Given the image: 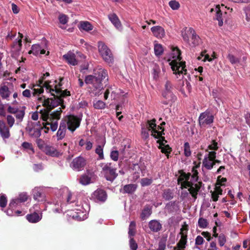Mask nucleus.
<instances>
[{
  "label": "nucleus",
  "mask_w": 250,
  "mask_h": 250,
  "mask_svg": "<svg viewBox=\"0 0 250 250\" xmlns=\"http://www.w3.org/2000/svg\"><path fill=\"white\" fill-rule=\"evenodd\" d=\"M213 20H216L218 21V26L221 27L223 25L224 21L227 23L229 17L227 12H225L223 13L220 9H217V13L213 18Z\"/></svg>",
  "instance_id": "9b49d317"
},
{
  "label": "nucleus",
  "mask_w": 250,
  "mask_h": 250,
  "mask_svg": "<svg viewBox=\"0 0 250 250\" xmlns=\"http://www.w3.org/2000/svg\"><path fill=\"white\" fill-rule=\"evenodd\" d=\"M104 145L103 146L98 145L95 149V153L99 155V158L100 159H103L104 158V153H103V147Z\"/></svg>",
  "instance_id": "a18cd8bd"
},
{
  "label": "nucleus",
  "mask_w": 250,
  "mask_h": 250,
  "mask_svg": "<svg viewBox=\"0 0 250 250\" xmlns=\"http://www.w3.org/2000/svg\"><path fill=\"white\" fill-rule=\"evenodd\" d=\"M218 241L219 245L221 247L223 246L226 242L225 235L223 234H220L218 236Z\"/></svg>",
  "instance_id": "bf43d9fd"
},
{
  "label": "nucleus",
  "mask_w": 250,
  "mask_h": 250,
  "mask_svg": "<svg viewBox=\"0 0 250 250\" xmlns=\"http://www.w3.org/2000/svg\"><path fill=\"white\" fill-rule=\"evenodd\" d=\"M19 34L20 37V39H19L18 41L14 42L13 46L14 47H15L18 51H20L22 46L21 39L23 38V36L20 33H19Z\"/></svg>",
  "instance_id": "c03bdc74"
},
{
  "label": "nucleus",
  "mask_w": 250,
  "mask_h": 250,
  "mask_svg": "<svg viewBox=\"0 0 250 250\" xmlns=\"http://www.w3.org/2000/svg\"><path fill=\"white\" fill-rule=\"evenodd\" d=\"M50 111L51 110H49L47 108L43 110H41L40 111V113L41 114V119L46 122L49 121Z\"/></svg>",
  "instance_id": "2f4dec72"
},
{
  "label": "nucleus",
  "mask_w": 250,
  "mask_h": 250,
  "mask_svg": "<svg viewBox=\"0 0 250 250\" xmlns=\"http://www.w3.org/2000/svg\"><path fill=\"white\" fill-rule=\"evenodd\" d=\"M165 143H166L164 142V145H159L158 148L161 149V151L163 153H170L172 151V148L168 145H165Z\"/></svg>",
  "instance_id": "a19ab883"
},
{
  "label": "nucleus",
  "mask_w": 250,
  "mask_h": 250,
  "mask_svg": "<svg viewBox=\"0 0 250 250\" xmlns=\"http://www.w3.org/2000/svg\"><path fill=\"white\" fill-rule=\"evenodd\" d=\"M188 235L181 236V239L177 243V246L179 249H185L186 247L187 243Z\"/></svg>",
  "instance_id": "72a5a7b5"
},
{
  "label": "nucleus",
  "mask_w": 250,
  "mask_h": 250,
  "mask_svg": "<svg viewBox=\"0 0 250 250\" xmlns=\"http://www.w3.org/2000/svg\"><path fill=\"white\" fill-rule=\"evenodd\" d=\"M163 197L166 200H170L173 198V193L170 189H166L164 190L163 193Z\"/></svg>",
  "instance_id": "58836bf2"
},
{
  "label": "nucleus",
  "mask_w": 250,
  "mask_h": 250,
  "mask_svg": "<svg viewBox=\"0 0 250 250\" xmlns=\"http://www.w3.org/2000/svg\"><path fill=\"white\" fill-rule=\"evenodd\" d=\"M136 233V223L134 221H131L129 226L128 235L129 237L135 235Z\"/></svg>",
  "instance_id": "ea45409f"
},
{
  "label": "nucleus",
  "mask_w": 250,
  "mask_h": 250,
  "mask_svg": "<svg viewBox=\"0 0 250 250\" xmlns=\"http://www.w3.org/2000/svg\"><path fill=\"white\" fill-rule=\"evenodd\" d=\"M98 48L103 59L108 63L112 62L113 58L111 50L105 43L102 42H98Z\"/></svg>",
  "instance_id": "6e6552de"
},
{
  "label": "nucleus",
  "mask_w": 250,
  "mask_h": 250,
  "mask_svg": "<svg viewBox=\"0 0 250 250\" xmlns=\"http://www.w3.org/2000/svg\"><path fill=\"white\" fill-rule=\"evenodd\" d=\"M202 164L203 166L208 170L211 169L214 166V163H213V160H210L209 159L205 157Z\"/></svg>",
  "instance_id": "473e14b6"
},
{
  "label": "nucleus",
  "mask_w": 250,
  "mask_h": 250,
  "mask_svg": "<svg viewBox=\"0 0 250 250\" xmlns=\"http://www.w3.org/2000/svg\"><path fill=\"white\" fill-rule=\"evenodd\" d=\"M100 167L107 180L112 182L117 177L118 174L116 173V168L111 163H101Z\"/></svg>",
  "instance_id": "20e7f679"
},
{
  "label": "nucleus",
  "mask_w": 250,
  "mask_h": 250,
  "mask_svg": "<svg viewBox=\"0 0 250 250\" xmlns=\"http://www.w3.org/2000/svg\"><path fill=\"white\" fill-rule=\"evenodd\" d=\"M198 224L200 228L204 229L208 227V223L207 219L200 217L198 220Z\"/></svg>",
  "instance_id": "09e8293b"
},
{
  "label": "nucleus",
  "mask_w": 250,
  "mask_h": 250,
  "mask_svg": "<svg viewBox=\"0 0 250 250\" xmlns=\"http://www.w3.org/2000/svg\"><path fill=\"white\" fill-rule=\"evenodd\" d=\"M62 109L59 107L52 113H50L49 121L46 122V125H50V129L53 132L56 131L58 128V122L61 119Z\"/></svg>",
  "instance_id": "423d86ee"
},
{
  "label": "nucleus",
  "mask_w": 250,
  "mask_h": 250,
  "mask_svg": "<svg viewBox=\"0 0 250 250\" xmlns=\"http://www.w3.org/2000/svg\"><path fill=\"white\" fill-rule=\"evenodd\" d=\"M0 134L3 139H7L10 136L9 128L3 121L0 120Z\"/></svg>",
  "instance_id": "f3484780"
},
{
  "label": "nucleus",
  "mask_w": 250,
  "mask_h": 250,
  "mask_svg": "<svg viewBox=\"0 0 250 250\" xmlns=\"http://www.w3.org/2000/svg\"><path fill=\"white\" fill-rule=\"evenodd\" d=\"M162 95L166 100L171 102H174L176 100V96L172 92H163Z\"/></svg>",
  "instance_id": "f704fd0d"
},
{
  "label": "nucleus",
  "mask_w": 250,
  "mask_h": 250,
  "mask_svg": "<svg viewBox=\"0 0 250 250\" xmlns=\"http://www.w3.org/2000/svg\"><path fill=\"white\" fill-rule=\"evenodd\" d=\"M85 165L86 160L82 156H79L73 160L71 167L75 170L81 171L83 169Z\"/></svg>",
  "instance_id": "9d476101"
},
{
  "label": "nucleus",
  "mask_w": 250,
  "mask_h": 250,
  "mask_svg": "<svg viewBox=\"0 0 250 250\" xmlns=\"http://www.w3.org/2000/svg\"><path fill=\"white\" fill-rule=\"evenodd\" d=\"M154 52L156 56H160L163 53L164 50L163 46L160 44H155L154 45Z\"/></svg>",
  "instance_id": "de8ad7c7"
},
{
  "label": "nucleus",
  "mask_w": 250,
  "mask_h": 250,
  "mask_svg": "<svg viewBox=\"0 0 250 250\" xmlns=\"http://www.w3.org/2000/svg\"><path fill=\"white\" fill-rule=\"evenodd\" d=\"M51 95L53 96V98L45 99V96H43L42 97L38 98L39 101H42V105L51 110L55 107L61 105V107L62 109L65 108V105L64 104V100L63 99L60 97L58 95H55L54 92L51 93Z\"/></svg>",
  "instance_id": "7ed1b4c3"
},
{
  "label": "nucleus",
  "mask_w": 250,
  "mask_h": 250,
  "mask_svg": "<svg viewBox=\"0 0 250 250\" xmlns=\"http://www.w3.org/2000/svg\"><path fill=\"white\" fill-rule=\"evenodd\" d=\"M93 107L97 109H104L105 107V103L101 100L93 102Z\"/></svg>",
  "instance_id": "79ce46f5"
},
{
  "label": "nucleus",
  "mask_w": 250,
  "mask_h": 250,
  "mask_svg": "<svg viewBox=\"0 0 250 250\" xmlns=\"http://www.w3.org/2000/svg\"><path fill=\"white\" fill-rule=\"evenodd\" d=\"M43 129L40 121L32 122L26 127V130L30 137L38 138L41 135V131Z\"/></svg>",
  "instance_id": "0eeeda50"
},
{
  "label": "nucleus",
  "mask_w": 250,
  "mask_h": 250,
  "mask_svg": "<svg viewBox=\"0 0 250 250\" xmlns=\"http://www.w3.org/2000/svg\"><path fill=\"white\" fill-rule=\"evenodd\" d=\"M164 131L165 130H162L160 131L157 130L156 135L152 136L155 138L158 139V140L157 141V143L159 145H164V142L166 143H167V141L165 139V138L163 136V135H165Z\"/></svg>",
  "instance_id": "393cba45"
},
{
  "label": "nucleus",
  "mask_w": 250,
  "mask_h": 250,
  "mask_svg": "<svg viewBox=\"0 0 250 250\" xmlns=\"http://www.w3.org/2000/svg\"><path fill=\"white\" fill-rule=\"evenodd\" d=\"M33 198L35 200L38 201H43L44 200V195L39 188H35L33 191Z\"/></svg>",
  "instance_id": "cd10ccee"
},
{
  "label": "nucleus",
  "mask_w": 250,
  "mask_h": 250,
  "mask_svg": "<svg viewBox=\"0 0 250 250\" xmlns=\"http://www.w3.org/2000/svg\"><path fill=\"white\" fill-rule=\"evenodd\" d=\"M214 116L208 112L202 113L199 117L201 125H209L213 122Z\"/></svg>",
  "instance_id": "f8f14e48"
},
{
  "label": "nucleus",
  "mask_w": 250,
  "mask_h": 250,
  "mask_svg": "<svg viewBox=\"0 0 250 250\" xmlns=\"http://www.w3.org/2000/svg\"><path fill=\"white\" fill-rule=\"evenodd\" d=\"M11 92L6 85H3L0 87V95L3 99H6L9 97Z\"/></svg>",
  "instance_id": "bb28decb"
},
{
  "label": "nucleus",
  "mask_w": 250,
  "mask_h": 250,
  "mask_svg": "<svg viewBox=\"0 0 250 250\" xmlns=\"http://www.w3.org/2000/svg\"><path fill=\"white\" fill-rule=\"evenodd\" d=\"M61 120H64L66 122L67 129L73 133L78 128L81 124V119L74 115H67Z\"/></svg>",
  "instance_id": "39448f33"
},
{
  "label": "nucleus",
  "mask_w": 250,
  "mask_h": 250,
  "mask_svg": "<svg viewBox=\"0 0 250 250\" xmlns=\"http://www.w3.org/2000/svg\"><path fill=\"white\" fill-rule=\"evenodd\" d=\"M184 154L186 157H189L191 155V151L190 149V146L188 142H186L184 144Z\"/></svg>",
  "instance_id": "5fc2aeb1"
},
{
  "label": "nucleus",
  "mask_w": 250,
  "mask_h": 250,
  "mask_svg": "<svg viewBox=\"0 0 250 250\" xmlns=\"http://www.w3.org/2000/svg\"><path fill=\"white\" fill-rule=\"evenodd\" d=\"M66 122L64 120H61L60 123L59 129L56 133L57 140H62L65 136L67 130Z\"/></svg>",
  "instance_id": "4468645a"
},
{
  "label": "nucleus",
  "mask_w": 250,
  "mask_h": 250,
  "mask_svg": "<svg viewBox=\"0 0 250 250\" xmlns=\"http://www.w3.org/2000/svg\"><path fill=\"white\" fill-rule=\"evenodd\" d=\"M243 10L245 12L246 15V20L248 21H250V5L244 8Z\"/></svg>",
  "instance_id": "13d9d810"
},
{
  "label": "nucleus",
  "mask_w": 250,
  "mask_h": 250,
  "mask_svg": "<svg viewBox=\"0 0 250 250\" xmlns=\"http://www.w3.org/2000/svg\"><path fill=\"white\" fill-rule=\"evenodd\" d=\"M218 148L217 142L215 140H213L211 141V144L208 146V149H206V151L208 152V149L216 151L218 149Z\"/></svg>",
  "instance_id": "8fccbe9b"
},
{
  "label": "nucleus",
  "mask_w": 250,
  "mask_h": 250,
  "mask_svg": "<svg viewBox=\"0 0 250 250\" xmlns=\"http://www.w3.org/2000/svg\"><path fill=\"white\" fill-rule=\"evenodd\" d=\"M119 152L117 150L112 151L110 153V157L114 161L118 160Z\"/></svg>",
  "instance_id": "774afa93"
},
{
  "label": "nucleus",
  "mask_w": 250,
  "mask_h": 250,
  "mask_svg": "<svg viewBox=\"0 0 250 250\" xmlns=\"http://www.w3.org/2000/svg\"><path fill=\"white\" fill-rule=\"evenodd\" d=\"M152 213V208L149 205H146L142 210L140 217L143 220H146Z\"/></svg>",
  "instance_id": "b1692460"
},
{
  "label": "nucleus",
  "mask_w": 250,
  "mask_h": 250,
  "mask_svg": "<svg viewBox=\"0 0 250 250\" xmlns=\"http://www.w3.org/2000/svg\"><path fill=\"white\" fill-rule=\"evenodd\" d=\"M156 122V119L154 118L150 120H147L146 123V128L148 130H151L152 136L155 135L157 132V125Z\"/></svg>",
  "instance_id": "412c9836"
},
{
  "label": "nucleus",
  "mask_w": 250,
  "mask_h": 250,
  "mask_svg": "<svg viewBox=\"0 0 250 250\" xmlns=\"http://www.w3.org/2000/svg\"><path fill=\"white\" fill-rule=\"evenodd\" d=\"M200 164L201 162H199L198 164L196 165L192 168V175L191 176L193 180H194L195 182H197L198 180V172L196 169L200 167Z\"/></svg>",
  "instance_id": "e433bc0d"
},
{
  "label": "nucleus",
  "mask_w": 250,
  "mask_h": 250,
  "mask_svg": "<svg viewBox=\"0 0 250 250\" xmlns=\"http://www.w3.org/2000/svg\"><path fill=\"white\" fill-rule=\"evenodd\" d=\"M108 18L116 28L119 29L121 27L122 24L116 14H110L108 15Z\"/></svg>",
  "instance_id": "a878e982"
},
{
  "label": "nucleus",
  "mask_w": 250,
  "mask_h": 250,
  "mask_svg": "<svg viewBox=\"0 0 250 250\" xmlns=\"http://www.w3.org/2000/svg\"><path fill=\"white\" fill-rule=\"evenodd\" d=\"M25 107L22 106L20 109H18L15 113L16 118L19 120L20 122H21L25 115Z\"/></svg>",
  "instance_id": "c9c22d12"
},
{
  "label": "nucleus",
  "mask_w": 250,
  "mask_h": 250,
  "mask_svg": "<svg viewBox=\"0 0 250 250\" xmlns=\"http://www.w3.org/2000/svg\"><path fill=\"white\" fill-rule=\"evenodd\" d=\"M7 198L5 195L2 194L0 196V207L5 208L7 205Z\"/></svg>",
  "instance_id": "6e6d98bb"
},
{
  "label": "nucleus",
  "mask_w": 250,
  "mask_h": 250,
  "mask_svg": "<svg viewBox=\"0 0 250 250\" xmlns=\"http://www.w3.org/2000/svg\"><path fill=\"white\" fill-rule=\"evenodd\" d=\"M188 226L186 224V222L184 223V224L182 225V228L180 229V232L179 233L181 236L183 235H188Z\"/></svg>",
  "instance_id": "603ef678"
},
{
  "label": "nucleus",
  "mask_w": 250,
  "mask_h": 250,
  "mask_svg": "<svg viewBox=\"0 0 250 250\" xmlns=\"http://www.w3.org/2000/svg\"><path fill=\"white\" fill-rule=\"evenodd\" d=\"M190 194L191 195L192 197L195 200L197 198V192L196 191V189L194 188L193 186H192L190 188L188 189Z\"/></svg>",
  "instance_id": "e2e57ef3"
},
{
  "label": "nucleus",
  "mask_w": 250,
  "mask_h": 250,
  "mask_svg": "<svg viewBox=\"0 0 250 250\" xmlns=\"http://www.w3.org/2000/svg\"><path fill=\"white\" fill-rule=\"evenodd\" d=\"M151 31L154 36L158 38H162L165 35L164 29L160 26H155L151 27Z\"/></svg>",
  "instance_id": "6ab92c4d"
},
{
  "label": "nucleus",
  "mask_w": 250,
  "mask_h": 250,
  "mask_svg": "<svg viewBox=\"0 0 250 250\" xmlns=\"http://www.w3.org/2000/svg\"><path fill=\"white\" fill-rule=\"evenodd\" d=\"M50 81H47L44 85L47 92L50 93L55 92L57 95H58L60 97H61L62 99L63 98L66 97V96H70V92L69 91H68L67 89L62 90V89H53V86L50 84Z\"/></svg>",
  "instance_id": "1a4fd4ad"
},
{
  "label": "nucleus",
  "mask_w": 250,
  "mask_h": 250,
  "mask_svg": "<svg viewBox=\"0 0 250 250\" xmlns=\"http://www.w3.org/2000/svg\"><path fill=\"white\" fill-rule=\"evenodd\" d=\"M43 152L46 155L53 157H58L62 155V153L59 152L56 147L48 144L45 146Z\"/></svg>",
  "instance_id": "2eb2a0df"
},
{
  "label": "nucleus",
  "mask_w": 250,
  "mask_h": 250,
  "mask_svg": "<svg viewBox=\"0 0 250 250\" xmlns=\"http://www.w3.org/2000/svg\"><path fill=\"white\" fill-rule=\"evenodd\" d=\"M28 196L26 193H21L19 194L18 198L13 199L9 204V207L13 208H16L20 203L25 202L27 200Z\"/></svg>",
  "instance_id": "dca6fc26"
},
{
  "label": "nucleus",
  "mask_w": 250,
  "mask_h": 250,
  "mask_svg": "<svg viewBox=\"0 0 250 250\" xmlns=\"http://www.w3.org/2000/svg\"><path fill=\"white\" fill-rule=\"evenodd\" d=\"M27 220L30 223H35L39 222L42 218L38 213L34 212L27 214L26 216Z\"/></svg>",
  "instance_id": "c756f323"
},
{
  "label": "nucleus",
  "mask_w": 250,
  "mask_h": 250,
  "mask_svg": "<svg viewBox=\"0 0 250 250\" xmlns=\"http://www.w3.org/2000/svg\"><path fill=\"white\" fill-rule=\"evenodd\" d=\"M129 245L132 250H136L138 248V245L133 238H131L129 240Z\"/></svg>",
  "instance_id": "680f3d73"
},
{
  "label": "nucleus",
  "mask_w": 250,
  "mask_h": 250,
  "mask_svg": "<svg viewBox=\"0 0 250 250\" xmlns=\"http://www.w3.org/2000/svg\"><path fill=\"white\" fill-rule=\"evenodd\" d=\"M173 89L172 85L171 82L167 81L165 85V90L163 92H172Z\"/></svg>",
  "instance_id": "4d7b16f0"
},
{
  "label": "nucleus",
  "mask_w": 250,
  "mask_h": 250,
  "mask_svg": "<svg viewBox=\"0 0 250 250\" xmlns=\"http://www.w3.org/2000/svg\"><path fill=\"white\" fill-rule=\"evenodd\" d=\"M41 46L39 44H34L32 46L31 50L28 52L29 54H33L35 56L39 54L40 50H41Z\"/></svg>",
  "instance_id": "37998d69"
},
{
  "label": "nucleus",
  "mask_w": 250,
  "mask_h": 250,
  "mask_svg": "<svg viewBox=\"0 0 250 250\" xmlns=\"http://www.w3.org/2000/svg\"><path fill=\"white\" fill-rule=\"evenodd\" d=\"M106 192L102 188H98L92 194V198L99 202H104L107 199Z\"/></svg>",
  "instance_id": "ddd939ff"
},
{
  "label": "nucleus",
  "mask_w": 250,
  "mask_h": 250,
  "mask_svg": "<svg viewBox=\"0 0 250 250\" xmlns=\"http://www.w3.org/2000/svg\"><path fill=\"white\" fill-rule=\"evenodd\" d=\"M152 183V180L147 178H144L141 179V184L142 186H147Z\"/></svg>",
  "instance_id": "052dcab7"
},
{
  "label": "nucleus",
  "mask_w": 250,
  "mask_h": 250,
  "mask_svg": "<svg viewBox=\"0 0 250 250\" xmlns=\"http://www.w3.org/2000/svg\"><path fill=\"white\" fill-rule=\"evenodd\" d=\"M168 4H169V6H170V7L172 10H178L180 6V3H179V2H178L177 1H176L175 0H170Z\"/></svg>",
  "instance_id": "3c124183"
},
{
  "label": "nucleus",
  "mask_w": 250,
  "mask_h": 250,
  "mask_svg": "<svg viewBox=\"0 0 250 250\" xmlns=\"http://www.w3.org/2000/svg\"><path fill=\"white\" fill-rule=\"evenodd\" d=\"M181 183L182 188H190L192 186H193V184L191 182L188 181V180H186L184 182L183 181Z\"/></svg>",
  "instance_id": "0e129e2a"
},
{
  "label": "nucleus",
  "mask_w": 250,
  "mask_h": 250,
  "mask_svg": "<svg viewBox=\"0 0 250 250\" xmlns=\"http://www.w3.org/2000/svg\"><path fill=\"white\" fill-rule=\"evenodd\" d=\"M85 83L87 84H92L97 90L101 91L106 86L108 81L107 71L103 68H97L94 70V75H89L85 77Z\"/></svg>",
  "instance_id": "f257e3e1"
},
{
  "label": "nucleus",
  "mask_w": 250,
  "mask_h": 250,
  "mask_svg": "<svg viewBox=\"0 0 250 250\" xmlns=\"http://www.w3.org/2000/svg\"><path fill=\"white\" fill-rule=\"evenodd\" d=\"M7 124L10 127H11L15 123V119L11 115H7L6 117Z\"/></svg>",
  "instance_id": "69168bd1"
},
{
  "label": "nucleus",
  "mask_w": 250,
  "mask_h": 250,
  "mask_svg": "<svg viewBox=\"0 0 250 250\" xmlns=\"http://www.w3.org/2000/svg\"><path fill=\"white\" fill-rule=\"evenodd\" d=\"M137 187V186L136 184L126 185L124 186L123 189L121 190V192L124 194H132L136 190Z\"/></svg>",
  "instance_id": "5701e85b"
},
{
  "label": "nucleus",
  "mask_w": 250,
  "mask_h": 250,
  "mask_svg": "<svg viewBox=\"0 0 250 250\" xmlns=\"http://www.w3.org/2000/svg\"><path fill=\"white\" fill-rule=\"evenodd\" d=\"M172 58L174 59L170 63L171 69L175 74H186L187 70L186 69V62L181 61L182 60L181 52L177 47H173L172 49Z\"/></svg>",
  "instance_id": "f03ea898"
},
{
  "label": "nucleus",
  "mask_w": 250,
  "mask_h": 250,
  "mask_svg": "<svg viewBox=\"0 0 250 250\" xmlns=\"http://www.w3.org/2000/svg\"><path fill=\"white\" fill-rule=\"evenodd\" d=\"M227 57L232 64H236L240 62V59L238 58L235 57L230 53L228 54Z\"/></svg>",
  "instance_id": "49530a36"
},
{
  "label": "nucleus",
  "mask_w": 250,
  "mask_h": 250,
  "mask_svg": "<svg viewBox=\"0 0 250 250\" xmlns=\"http://www.w3.org/2000/svg\"><path fill=\"white\" fill-rule=\"evenodd\" d=\"M216 157V152L215 151H212L208 152V155L205 156V158H208L210 160H214Z\"/></svg>",
  "instance_id": "338daca9"
},
{
  "label": "nucleus",
  "mask_w": 250,
  "mask_h": 250,
  "mask_svg": "<svg viewBox=\"0 0 250 250\" xmlns=\"http://www.w3.org/2000/svg\"><path fill=\"white\" fill-rule=\"evenodd\" d=\"M93 26L88 21H82L80 22L79 29L88 32L93 29Z\"/></svg>",
  "instance_id": "7c9ffc66"
},
{
  "label": "nucleus",
  "mask_w": 250,
  "mask_h": 250,
  "mask_svg": "<svg viewBox=\"0 0 250 250\" xmlns=\"http://www.w3.org/2000/svg\"><path fill=\"white\" fill-rule=\"evenodd\" d=\"M178 173L180 174V176L178 178V184L183 181L184 182L186 180H188L191 176V174L190 173H186L182 169L178 170Z\"/></svg>",
  "instance_id": "c85d7f7f"
},
{
  "label": "nucleus",
  "mask_w": 250,
  "mask_h": 250,
  "mask_svg": "<svg viewBox=\"0 0 250 250\" xmlns=\"http://www.w3.org/2000/svg\"><path fill=\"white\" fill-rule=\"evenodd\" d=\"M188 33L191 36V41L193 46H196L199 44V37L196 34L195 30L191 27L188 28Z\"/></svg>",
  "instance_id": "4be33fe9"
},
{
  "label": "nucleus",
  "mask_w": 250,
  "mask_h": 250,
  "mask_svg": "<svg viewBox=\"0 0 250 250\" xmlns=\"http://www.w3.org/2000/svg\"><path fill=\"white\" fill-rule=\"evenodd\" d=\"M91 178L86 174L81 175L79 179V182L83 185H87L90 183Z\"/></svg>",
  "instance_id": "4c0bfd02"
},
{
  "label": "nucleus",
  "mask_w": 250,
  "mask_h": 250,
  "mask_svg": "<svg viewBox=\"0 0 250 250\" xmlns=\"http://www.w3.org/2000/svg\"><path fill=\"white\" fill-rule=\"evenodd\" d=\"M63 58L69 64L73 66L78 64V61L76 59V55L72 52H68L67 54L63 56Z\"/></svg>",
  "instance_id": "a211bd4d"
},
{
  "label": "nucleus",
  "mask_w": 250,
  "mask_h": 250,
  "mask_svg": "<svg viewBox=\"0 0 250 250\" xmlns=\"http://www.w3.org/2000/svg\"><path fill=\"white\" fill-rule=\"evenodd\" d=\"M36 144L38 146V147L41 149L42 151H43L45 146H47V144L45 143L44 141L41 139L37 138Z\"/></svg>",
  "instance_id": "864d4df0"
},
{
  "label": "nucleus",
  "mask_w": 250,
  "mask_h": 250,
  "mask_svg": "<svg viewBox=\"0 0 250 250\" xmlns=\"http://www.w3.org/2000/svg\"><path fill=\"white\" fill-rule=\"evenodd\" d=\"M148 226L150 229L155 232L159 231L162 228V224L156 220H152L149 221Z\"/></svg>",
  "instance_id": "aec40b11"
}]
</instances>
